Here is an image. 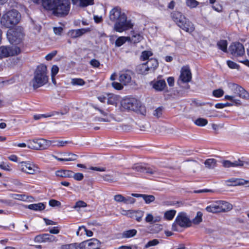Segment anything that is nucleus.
Segmentation results:
<instances>
[{"label":"nucleus","instance_id":"f257e3e1","mask_svg":"<svg viewBox=\"0 0 249 249\" xmlns=\"http://www.w3.org/2000/svg\"><path fill=\"white\" fill-rule=\"evenodd\" d=\"M109 17L111 21H116L114 29L117 32L122 33L133 26L131 21L127 20L125 14L122 12L119 7H115L110 11Z\"/></svg>","mask_w":249,"mask_h":249},{"label":"nucleus","instance_id":"f03ea898","mask_svg":"<svg viewBox=\"0 0 249 249\" xmlns=\"http://www.w3.org/2000/svg\"><path fill=\"white\" fill-rule=\"evenodd\" d=\"M41 2L44 9L52 11L53 15L57 17L67 15L70 9L69 0H41Z\"/></svg>","mask_w":249,"mask_h":249},{"label":"nucleus","instance_id":"7ed1b4c3","mask_svg":"<svg viewBox=\"0 0 249 249\" xmlns=\"http://www.w3.org/2000/svg\"><path fill=\"white\" fill-rule=\"evenodd\" d=\"M48 80L47 67L42 64L37 67L31 83L33 88L36 89L47 84Z\"/></svg>","mask_w":249,"mask_h":249},{"label":"nucleus","instance_id":"20e7f679","mask_svg":"<svg viewBox=\"0 0 249 249\" xmlns=\"http://www.w3.org/2000/svg\"><path fill=\"white\" fill-rule=\"evenodd\" d=\"M20 19L19 13L16 10H12L4 14L1 18V24L7 28H11L17 24Z\"/></svg>","mask_w":249,"mask_h":249},{"label":"nucleus","instance_id":"39448f33","mask_svg":"<svg viewBox=\"0 0 249 249\" xmlns=\"http://www.w3.org/2000/svg\"><path fill=\"white\" fill-rule=\"evenodd\" d=\"M172 19L177 25L183 30L188 33H192L194 31V25L181 13L175 12L173 14Z\"/></svg>","mask_w":249,"mask_h":249},{"label":"nucleus","instance_id":"423d86ee","mask_svg":"<svg viewBox=\"0 0 249 249\" xmlns=\"http://www.w3.org/2000/svg\"><path fill=\"white\" fill-rule=\"evenodd\" d=\"M27 143V146L29 148L40 150L48 149L51 145L52 141L44 139H34L28 140Z\"/></svg>","mask_w":249,"mask_h":249},{"label":"nucleus","instance_id":"0eeeda50","mask_svg":"<svg viewBox=\"0 0 249 249\" xmlns=\"http://www.w3.org/2000/svg\"><path fill=\"white\" fill-rule=\"evenodd\" d=\"M18 167L21 171L28 174L34 175L40 172L37 165L29 161L20 162Z\"/></svg>","mask_w":249,"mask_h":249},{"label":"nucleus","instance_id":"6e6552de","mask_svg":"<svg viewBox=\"0 0 249 249\" xmlns=\"http://www.w3.org/2000/svg\"><path fill=\"white\" fill-rule=\"evenodd\" d=\"M192 222L187 217L186 214L180 213L176 217L174 223L172 225V231H177L176 226L178 225L181 227H189L191 225Z\"/></svg>","mask_w":249,"mask_h":249},{"label":"nucleus","instance_id":"1a4fd4ad","mask_svg":"<svg viewBox=\"0 0 249 249\" xmlns=\"http://www.w3.org/2000/svg\"><path fill=\"white\" fill-rule=\"evenodd\" d=\"M7 38L11 43L18 44L23 39L24 34L21 28H17L9 31L7 34Z\"/></svg>","mask_w":249,"mask_h":249},{"label":"nucleus","instance_id":"9d476101","mask_svg":"<svg viewBox=\"0 0 249 249\" xmlns=\"http://www.w3.org/2000/svg\"><path fill=\"white\" fill-rule=\"evenodd\" d=\"M93 108L98 110L102 115L103 117H96L95 120L101 122H110L114 119V115L111 114L108 108H101L96 106H94Z\"/></svg>","mask_w":249,"mask_h":249},{"label":"nucleus","instance_id":"9b49d317","mask_svg":"<svg viewBox=\"0 0 249 249\" xmlns=\"http://www.w3.org/2000/svg\"><path fill=\"white\" fill-rule=\"evenodd\" d=\"M20 48L16 46L11 47L1 46L0 47V59L9 56H13L19 54Z\"/></svg>","mask_w":249,"mask_h":249},{"label":"nucleus","instance_id":"f8f14e48","mask_svg":"<svg viewBox=\"0 0 249 249\" xmlns=\"http://www.w3.org/2000/svg\"><path fill=\"white\" fill-rule=\"evenodd\" d=\"M229 87L236 96L243 99H249V93L241 86L231 83L229 85Z\"/></svg>","mask_w":249,"mask_h":249},{"label":"nucleus","instance_id":"ddd939ff","mask_svg":"<svg viewBox=\"0 0 249 249\" xmlns=\"http://www.w3.org/2000/svg\"><path fill=\"white\" fill-rule=\"evenodd\" d=\"M229 50L234 56H240L245 53L243 45L239 42L233 43L230 46Z\"/></svg>","mask_w":249,"mask_h":249},{"label":"nucleus","instance_id":"4468645a","mask_svg":"<svg viewBox=\"0 0 249 249\" xmlns=\"http://www.w3.org/2000/svg\"><path fill=\"white\" fill-rule=\"evenodd\" d=\"M223 166L226 168H229L231 167H243L244 168H248L249 165V162L247 161H244L238 160H235L233 162H231L230 160H224L222 162Z\"/></svg>","mask_w":249,"mask_h":249},{"label":"nucleus","instance_id":"2eb2a0df","mask_svg":"<svg viewBox=\"0 0 249 249\" xmlns=\"http://www.w3.org/2000/svg\"><path fill=\"white\" fill-rule=\"evenodd\" d=\"M83 247L81 249H99L100 242L95 238H92L89 240L82 242Z\"/></svg>","mask_w":249,"mask_h":249},{"label":"nucleus","instance_id":"dca6fc26","mask_svg":"<svg viewBox=\"0 0 249 249\" xmlns=\"http://www.w3.org/2000/svg\"><path fill=\"white\" fill-rule=\"evenodd\" d=\"M179 78L184 83H187L191 80L192 73L188 66H184L182 68Z\"/></svg>","mask_w":249,"mask_h":249},{"label":"nucleus","instance_id":"f3484780","mask_svg":"<svg viewBox=\"0 0 249 249\" xmlns=\"http://www.w3.org/2000/svg\"><path fill=\"white\" fill-rule=\"evenodd\" d=\"M132 169L137 172H145L152 175L157 174V171L155 169L148 168L142 163L135 164L133 166Z\"/></svg>","mask_w":249,"mask_h":249},{"label":"nucleus","instance_id":"a211bd4d","mask_svg":"<svg viewBox=\"0 0 249 249\" xmlns=\"http://www.w3.org/2000/svg\"><path fill=\"white\" fill-rule=\"evenodd\" d=\"M150 85L158 91H162L166 87L165 81L163 79L155 80L151 82Z\"/></svg>","mask_w":249,"mask_h":249},{"label":"nucleus","instance_id":"6ab92c4d","mask_svg":"<svg viewBox=\"0 0 249 249\" xmlns=\"http://www.w3.org/2000/svg\"><path fill=\"white\" fill-rule=\"evenodd\" d=\"M131 80V72L130 71H122L120 73L119 80L123 84L125 85Z\"/></svg>","mask_w":249,"mask_h":249},{"label":"nucleus","instance_id":"aec40b11","mask_svg":"<svg viewBox=\"0 0 249 249\" xmlns=\"http://www.w3.org/2000/svg\"><path fill=\"white\" fill-rule=\"evenodd\" d=\"M121 173L118 172H114L113 175L106 174L102 176L104 181L109 182H114L119 179Z\"/></svg>","mask_w":249,"mask_h":249},{"label":"nucleus","instance_id":"412c9836","mask_svg":"<svg viewBox=\"0 0 249 249\" xmlns=\"http://www.w3.org/2000/svg\"><path fill=\"white\" fill-rule=\"evenodd\" d=\"M125 107L129 110H135L139 107V103L135 99L126 100L124 101Z\"/></svg>","mask_w":249,"mask_h":249},{"label":"nucleus","instance_id":"4be33fe9","mask_svg":"<svg viewBox=\"0 0 249 249\" xmlns=\"http://www.w3.org/2000/svg\"><path fill=\"white\" fill-rule=\"evenodd\" d=\"M89 31V29H80L76 30H72L69 32V36L72 38H76L80 37L86 32Z\"/></svg>","mask_w":249,"mask_h":249},{"label":"nucleus","instance_id":"5701e85b","mask_svg":"<svg viewBox=\"0 0 249 249\" xmlns=\"http://www.w3.org/2000/svg\"><path fill=\"white\" fill-rule=\"evenodd\" d=\"M73 5H76L80 7H85L94 4V0H71Z\"/></svg>","mask_w":249,"mask_h":249},{"label":"nucleus","instance_id":"b1692460","mask_svg":"<svg viewBox=\"0 0 249 249\" xmlns=\"http://www.w3.org/2000/svg\"><path fill=\"white\" fill-rule=\"evenodd\" d=\"M145 64L147 65L148 70L151 73L153 72L155 69L158 67L159 63L157 59L151 58L149 59Z\"/></svg>","mask_w":249,"mask_h":249},{"label":"nucleus","instance_id":"393cba45","mask_svg":"<svg viewBox=\"0 0 249 249\" xmlns=\"http://www.w3.org/2000/svg\"><path fill=\"white\" fill-rule=\"evenodd\" d=\"M131 196L136 197H142L147 204H149L155 200V196L152 195L145 194H131Z\"/></svg>","mask_w":249,"mask_h":249},{"label":"nucleus","instance_id":"a878e982","mask_svg":"<svg viewBox=\"0 0 249 249\" xmlns=\"http://www.w3.org/2000/svg\"><path fill=\"white\" fill-rule=\"evenodd\" d=\"M218 202L219 205L220 212L229 211L232 208V205L227 202L224 201H219Z\"/></svg>","mask_w":249,"mask_h":249},{"label":"nucleus","instance_id":"bb28decb","mask_svg":"<svg viewBox=\"0 0 249 249\" xmlns=\"http://www.w3.org/2000/svg\"><path fill=\"white\" fill-rule=\"evenodd\" d=\"M136 71L142 75H146L148 73H151L148 70L145 63L139 64L136 67Z\"/></svg>","mask_w":249,"mask_h":249},{"label":"nucleus","instance_id":"cd10ccee","mask_svg":"<svg viewBox=\"0 0 249 249\" xmlns=\"http://www.w3.org/2000/svg\"><path fill=\"white\" fill-rule=\"evenodd\" d=\"M206 210L209 213H220L218 202L216 201L211 204L206 208Z\"/></svg>","mask_w":249,"mask_h":249},{"label":"nucleus","instance_id":"c85d7f7f","mask_svg":"<svg viewBox=\"0 0 249 249\" xmlns=\"http://www.w3.org/2000/svg\"><path fill=\"white\" fill-rule=\"evenodd\" d=\"M83 243H74L69 244L63 245L61 247V249H81L83 247Z\"/></svg>","mask_w":249,"mask_h":249},{"label":"nucleus","instance_id":"c756f323","mask_svg":"<svg viewBox=\"0 0 249 249\" xmlns=\"http://www.w3.org/2000/svg\"><path fill=\"white\" fill-rule=\"evenodd\" d=\"M56 176L62 178H71L73 172L69 170H59L56 172Z\"/></svg>","mask_w":249,"mask_h":249},{"label":"nucleus","instance_id":"7c9ffc66","mask_svg":"<svg viewBox=\"0 0 249 249\" xmlns=\"http://www.w3.org/2000/svg\"><path fill=\"white\" fill-rule=\"evenodd\" d=\"M26 208L34 211H42L45 209V206L43 203H38L29 205Z\"/></svg>","mask_w":249,"mask_h":249},{"label":"nucleus","instance_id":"2f4dec72","mask_svg":"<svg viewBox=\"0 0 249 249\" xmlns=\"http://www.w3.org/2000/svg\"><path fill=\"white\" fill-rule=\"evenodd\" d=\"M216 160L214 159H209L205 161L204 164L206 168L212 169L216 166Z\"/></svg>","mask_w":249,"mask_h":249},{"label":"nucleus","instance_id":"473e14b6","mask_svg":"<svg viewBox=\"0 0 249 249\" xmlns=\"http://www.w3.org/2000/svg\"><path fill=\"white\" fill-rule=\"evenodd\" d=\"M136 230L132 229L128 231H125L122 233V237L129 238L134 236L137 234Z\"/></svg>","mask_w":249,"mask_h":249},{"label":"nucleus","instance_id":"72a5a7b5","mask_svg":"<svg viewBox=\"0 0 249 249\" xmlns=\"http://www.w3.org/2000/svg\"><path fill=\"white\" fill-rule=\"evenodd\" d=\"M130 39L129 37L120 36L118 37L115 41V46L116 47H120L123 45L126 40Z\"/></svg>","mask_w":249,"mask_h":249},{"label":"nucleus","instance_id":"f704fd0d","mask_svg":"<svg viewBox=\"0 0 249 249\" xmlns=\"http://www.w3.org/2000/svg\"><path fill=\"white\" fill-rule=\"evenodd\" d=\"M59 114H61V115H64L65 113L63 112L59 113V112L54 111L52 112L51 114L47 115L44 114L34 115V118L35 120H37L40 119L42 117H50L53 116H54L55 115H58Z\"/></svg>","mask_w":249,"mask_h":249},{"label":"nucleus","instance_id":"c9c22d12","mask_svg":"<svg viewBox=\"0 0 249 249\" xmlns=\"http://www.w3.org/2000/svg\"><path fill=\"white\" fill-rule=\"evenodd\" d=\"M217 45L219 49L223 52H227V41L225 40H221L218 41Z\"/></svg>","mask_w":249,"mask_h":249},{"label":"nucleus","instance_id":"e433bc0d","mask_svg":"<svg viewBox=\"0 0 249 249\" xmlns=\"http://www.w3.org/2000/svg\"><path fill=\"white\" fill-rule=\"evenodd\" d=\"M194 123L198 126H204L207 124L208 121L207 119L203 118H198L195 120Z\"/></svg>","mask_w":249,"mask_h":249},{"label":"nucleus","instance_id":"4c0bfd02","mask_svg":"<svg viewBox=\"0 0 249 249\" xmlns=\"http://www.w3.org/2000/svg\"><path fill=\"white\" fill-rule=\"evenodd\" d=\"M52 143H54V146L57 147H63L66 144L72 143L71 141H52Z\"/></svg>","mask_w":249,"mask_h":249},{"label":"nucleus","instance_id":"58836bf2","mask_svg":"<svg viewBox=\"0 0 249 249\" xmlns=\"http://www.w3.org/2000/svg\"><path fill=\"white\" fill-rule=\"evenodd\" d=\"M107 100L108 104L114 105L117 101V96L114 94H109L108 95Z\"/></svg>","mask_w":249,"mask_h":249},{"label":"nucleus","instance_id":"ea45409f","mask_svg":"<svg viewBox=\"0 0 249 249\" xmlns=\"http://www.w3.org/2000/svg\"><path fill=\"white\" fill-rule=\"evenodd\" d=\"M11 197L17 200H21V201H26L28 197L25 195H20V194H12L11 195Z\"/></svg>","mask_w":249,"mask_h":249},{"label":"nucleus","instance_id":"a19ab883","mask_svg":"<svg viewBox=\"0 0 249 249\" xmlns=\"http://www.w3.org/2000/svg\"><path fill=\"white\" fill-rule=\"evenodd\" d=\"M45 242H55L57 241L56 237L51 234H45Z\"/></svg>","mask_w":249,"mask_h":249},{"label":"nucleus","instance_id":"79ce46f5","mask_svg":"<svg viewBox=\"0 0 249 249\" xmlns=\"http://www.w3.org/2000/svg\"><path fill=\"white\" fill-rule=\"evenodd\" d=\"M142 36H141L140 34H136L133 33V34L131 37V40L132 41L135 43L141 41L142 40Z\"/></svg>","mask_w":249,"mask_h":249},{"label":"nucleus","instance_id":"37998d69","mask_svg":"<svg viewBox=\"0 0 249 249\" xmlns=\"http://www.w3.org/2000/svg\"><path fill=\"white\" fill-rule=\"evenodd\" d=\"M87 205L86 204V203H85L84 201H82V200H79L78 201H77V202H76L75 205L73 207V208L76 210H77V211H79V209L80 208H84V207H87Z\"/></svg>","mask_w":249,"mask_h":249},{"label":"nucleus","instance_id":"c03bdc74","mask_svg":"<svg viewBox=\"0 0 249 249\" xmlns=\"http://www.w3.org/2000/svg\"><path fill=\"white\" fill-rule=\"evenodd\" d=\"M71 83L72 85L83 86L85 82L81 78H74L71 80Z\"/></svg>","mask_w":249,"mask_h":249},{"label":"nucleus","instance_id":"a18cd8bd","mask_svg":"<svg viewBox=\"0 0 249 249\" xmlns=\"http://www.w3.org/2000/svg\"><path fill=\"white\" fill-rule=\"evenodd\" d=\"M202 213L201 212L197 213L196 216L193 219V223L198 224L202 221Z\"/></svg>","mask_w":249,"mask_h":249},{"label":"nucleus","instance_id":"49530a36","mask_svg":"<svg viewBox=\"0 0 249 249\" xmlns=\"http://www.w3.org/2000/svg\"><path fill=\"white\" fill-rule=\"evenodd\" d=\"M225 99L226 100H230L232 101L233 103L235 105H241V102L239 100L236 99L235 98V96H230V95H225Z\"/></svg>","mask_w":249,"mask_h":249},{"label":"nucleus","instance_id":"de8ad7c7","mask_svg":"<svg viewBox=\"0 0 249 249\" xmlns=\"http://www.w3.org/2000/svg\"><path fill=\"white\" fill-rule=\"evenodd\" d=\"M187 5L191 8L196 7L199 4V2L196 0H186Z\"/></svg>","mask_w":249,"mask_h":249},{"label":"nucleus","instance_id":"09e8293b","mask_svg":"<svg viewBox=\"0 0 249 249\" xmlns=\"http://www.w3.org/2000/svg\"><path fill=\"white\" fill-rule=\"evenodd\" d=\"M224 93V91L221 89L214 90L213 91V95L215 97H221Z\"/></svg>","mask_w":249,"mask_h":249},{"label":"nucleus","instance_id":"8fccbe9b","mask_svg":"<svg viewBox=\"0 0 249 249\" xmlns=\"http://www.w3.org/2000/svg\"><path fill=\"white\" fill-rule=\"evenodd\" d=\"M152 55V53L150 51H144L142 52L141 55V59L142 60H145L149 58V57Z\"/></svg>","mask_w":249,"mask_h":249},{"label":"nucleus","instance_id":"3c124183","mask_svg":"<svg viewBox=\"0 0 249 249\" xmlns=\"http://www.w3.org/2000/svg\"><path fill=\"white\" fill-rule=\"evenodd\" d=\"M45 234H39L36 235L34 239V241L36 242L41 243L45 242Z\"/></svg>","mask_w":249,"mask_h":249},{"label":"nucleus","instance_id":"603ef678","mask_svg":"<svg viewBox=\"0 0 249 249\" xmlns=\"http://www.w3.org/2000/svg\"><path fill=\"white\" fill-rule=\"evenodd\" d=\"M162 113V108L161 107H159L156 108L153 112V115L157 118H160Z\"/></svg>","mask_w":249,"mask_h":249},{"label":"nucleus","instance_id":"864d4df0","mask_svg":"<svg viewBox=\"0 0 249 249\" xmlns=\"http://www.w3.org/2000/svg\"><path fill=\"white\" fill-rule=\"evenodd\" d=\"M74 179L77 181L82 180L84 178V175L83 174L80 173H74L72 176Z\"/></svg>","mask_w":249,"mask_h":249},{"label":"nucleus","instance_id":"5fc2aeb1","mask_svg":"<svg viewBox=\"0 0 249 249\" xmlns=\"http://www.w3.org/2000/svg\"><path fill=\"white\" fill-rule=\"evenodd\" d=\"M114 200L117 202L124 203V197L120 194L116 195L114 196Z\"/></svg>","mask_w":249,"mask_h":249},{"label":"nucleus","instance_id":"6e6d98bb","mask_svg":"<svg viewBox=\"0 0 249 249\" xmlns=\"http://www.w3.org/2000/svg\"><path fill=\"white\" fill-rule=\"evenodd\" d=\"M136 202V199L131 196L124 197V203L133 204Z\"/></svg>","mask_w":249,"mask_h":249},{"label":"nucleus","instance_id":"4d7b16f0","mask_svg":"<svg viewBox=\"0 0 249 249\" xmlns=\"http://www.w3.org/2000/svg\"><path fill=\"white\" fill-rule=\"evenodd\" d=\"M145 220L148 223L153 224L154 216L151 213H147Z\"/></svg>","mask_w":249,"mask_h":249},{"label":"nucleus","instance_id":"13d9d810","mask_svg":"<svg viewBox=\"0 0 249 249\" xmlns=\"http://www.w3.org/2000/svg\"><path fill=\"white\" fill-rule=\"evenodd\" d=\"M49 205L52 207L60 206L61 203L56 200L51 199L49 201Z\"/></svg>","mask_w":249,"mask_h":249},{"label":"nucleus","instance_id":"bf43d9fd","mask_svg":"<svg viewBox=\"0 0 249 249\" xmlns=\"http://www.w3.org/2000/svg\"><path fill=\"white\" fill-rule=\"evenodd\" d=\"M112 86L114 89L117 90H121L123 88V86L122 85L121 83H119L116 82H112Z\"/></svg>","mask_w":249,"mask_h":249},{"label":"nucleus","instance_id":"052dcab7","mask_svg":"<svg viewBox=\"0 0 249 249\" xmlns=\"http://www.w3.org/2000/svg\"><path fill=\"white\" fill-rule=\"evenodd\" d=\"M83 229L86 232V234L89 236L91 237L93 235V232L92 231L90 230H87L86 227L84 226H80L79 227V230H80L81 229Z\"/></svg>","mask_w":249,"mask_h":249},{"label":"nucleus","instance_id":"680f3d73","mask_svg":"<svg viewBox=\"0 0 249 249\" xmlns=\"http://www.w3.org/2000/svg\"><path fill=\"white\" fill-rule=\"evenodd\" d=\"M159 243V242L158 240L154 239L153 240L149 241L147 243V244L145 245V247L148 248L150 246H155V245H158Z\"/></svg>","mask_w":249,"mask_h":249},{"label":"nucleus","instance_id":"e2e57ef3","mask_svg":"<svg viewBox=\"0 0 249 249\" xmlns=\"http://www.w3.org/2000/svg\"><path fill=\"white\" fill-rule=\"evenodd\" d=\"M59 71V68L56 66L53 65L51 70V75L52 76H55Z\"/></svg>","mask_w":249,"mask_h":249},{"label":"nucleus","instance_id":"0e129e2a","mask_svg":"<svg viewBox=\"0 0 249 249\" xmlns=\"http://www.w3.org/2000/svg\"><path fill=\"white\" fill-rule=\"evenodd\" d=\"M53 30L54 33L56 35L60 36L61 35V33L63 31V28L61 27H54L53 29Z\"/></svg>","mask_w":249,"mask_h":249},{"label":"nucleus","instance_id":"69168bd1","mask_svg":"<svg viewBox=\"0 0 249 249\" xmlns=\"http://www.w3.org/2000/svg\"><path fill=\"white\" fill-rule=\"evenodd\" d=\"M90 64L95 68H98L100 66V62L98 60L93 59L90 60Z\"/></svg>","mask_w":249,"mask_h":249},{"label":"nucleus","instance_id":"338daca9","mask_svg":"<svg viewBox=\"0 0 249 249\" xmlns=\"http://www.w3.org/2000/svg\"><path fill=\"white\" fill-rule=\"evenodd\" d=\"M164 218L167 220H171V210H168L165 212L164 214Z\"/></svg>","mask_w":249,"mask_h":249},{"label":"nucleus","instance_id":"774afa93","mask_svg":"<svg viewBox=\"0 0 249 249\" xmlns=\"http://www.w3.org/2000/svg\"><path fill=\"white\" fill-rule=\"evenodd\" d=\"M57 52L56 51H53L52 53L48 54L46 57L45 58L47 60H51L56 54Z\"/></svg>","mask_w":249,"mask_h":249}]
</instances>
